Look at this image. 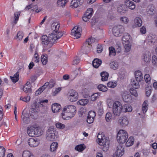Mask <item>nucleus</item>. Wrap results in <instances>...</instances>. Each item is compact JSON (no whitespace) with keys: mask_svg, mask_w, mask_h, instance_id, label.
Listing matches in <instances>:
<instances>
[{"mask_svg":"<svg viewBox=\"0 0 157 157\" xmlns=\"http://www.w3.org/2000/svg\"><path fill=\"white\" fill-rule=\"evenodd\" d=\"M109 55L110 56H113L116 55V52L115 48L113 47H109Z\"/></svg>","mask_w":157,"mask_h":157,"instance_id":"obj_52","label":"nucleus"},{"mask_svg":"<svg viewBox=\"0 0 157 157\" xmlns=\"http://www.w3.org/2000/svg\"><path fill=\"white\" fill-rule=\"evenodd\" d=\"M121 22L124 24H127L129 21V19L126 16H123L121 17L120 18Z\"/></svg>","mask_w":157,"mask_h":157,"instance_id":"obj_43","label":"nucleus"},{"mask_svg":"<svg viewBox=\"0 0 157 157\" xmlns=\"http://www.w3.org/2000/svg\"><path fill=\"white\" fill-rule=\"evenodd\" d=\"M142 24V21L141 19L139 17H136L133 21L132 25L133 28H135L141 26Z\"/></svg>","mask_w":157,"mask_h":157,"instance_id":"obj_16","label":"nucleus"},{"mask_svg":"<svg viewBox=\"0 0 157 157\" xmlns=\"http://www.w3.org/2000/svg\"><path fill=\"white\" fill-rule=\"evenodd\" d=\"M56 127L58 129L64 130L65 131L68 130L66 127V125L61 122H57L55 124Z\"/></svg>","mask_w":157,"mask_h":157,"instance_id":"obj_29","label":"nucleus"},{"mask_svg":"<svg viewBox=\"0 0 157 157\" xmlns=\"http://www.w3.org/2000/svg\"><path fill=\"white\" fill-rule=\"evenodd\" d=\"M134 138L132 136H131L126 141V146L130 147L132 145L134 142Z\"/></svg>","mask_w":157,"mask_h":157,"instance_id":"obj_35","label":"nucleus"},{"mask_svg":"<svg viewBox=\"0 0 157 157\" xmlns=\"http://www.w3.org/2000/svg\"><path fill=\"white\" fill-rule=\"evenodd\" d=\"M63 35L62 32L56 33L52 31V33L49 35V37L52 43H54L58 39L60 38Z\"/></svg>","mask_w":157,"mask_h":157,"instance_id":"obj_8","label":"nucleus"},{"mask_svg":"<svg viewBox=\"0 0 157 157\" xmlns=\"http://www.w3.org/2000/svg\"><path fill=\"white\" fill-rule=\"evenodd\" d=\"M71 35L74 39H78L81 36V29L77 26H75L71 30Z\"/></svg>","mask_w":157,"mask_h":157,"instance_id":"obj_11","label":"nucleus"},{"mask_svg":"<svg viewBox=\"0 0 157 157\" xmlns=\"http://www.w3.org/2000/svg\"><path fill=\"white\" fill-rule=\"evenodd\" d=\"M20 100L23 101L27 102L30 101V97L29 96H27L26 97L21 96L20 97Z\"/></svg>","mask_w":157,"mask_h":157,"instance_id":"obj_61","label":"nucleus"},{"mask_svg":"<svg viewBox=\"0 0 157 157\" xmlns=\"http://www.w3.org/2000/svg\"><path fill=\"white\" fill-rule=\"evenodd\" d=\"M124 28L121 25H117L114 26L113 28L112 32L114 36H118L124 31Z\"/></svg>","mask_w":157,"mask_h":157,"instance_id":"obj_10","label":"nucleus"},{"mask_svg":"<svg viewBox=\"0 0 157 157\" xmlns=\"http://www.w3.org/2000/svg\"><path fill=\"white\" fill-rule=\"evenodd\" d=\"M51 108L53 113H57L59 112L61 110V106L59 104L55 103L52 105Z\"/></svg>","mask_w":157,"mask_h":157,"instance_id":"obj_19","label":"nucleus"},{"mask_svg":"<svg viewBox=\"0 0 157 157\" xmlns=\"http://www.w3.org/2000/svg\"><path fill=\"white\" fill-rule=\"evenodd\" d=\"M125 150L123 146L119 144L114 149V152L113 154V157H121L124 154Z\"/></svg>","mask_w":157,"mask_h":157,"instance_id":"obj_7","label":"nucleus"},{"mask_svg":"<svg viewBox=\"0 0 157 157\" xmlns=\"http://www.w3.org/2000/svg\"><path fill=\"white\" fill-rule=\"evenodd\" d=\"M113 100L110 98H107L106 100V103L108 106L109 107H111L112 106H113Z\"/></svg>","mask_w":157,"mask_h":157,"instance_id":"obj_64","label":"nucleus"},{"mask_svg":"<svg viewBox=\"0 0 157 157\" xmlns=\"http://www.w3.org/2000/svg\"><path fill=\"white\" fill-rule=\"evenodd\" d=\"M76 107L74 105H67L63 108L61 113L62 118L64 120H68L74 117L76 112Z\"/></svg>","mask_w":157,"mask_h":157,"instance_id":"obj_1","label":"nucleus"},{"mask_svg":"<svg viewBox=\"0 0 157 157\" xmlns=\"http://www.w3.org/2000/svg\"><path fill=\"white\" fill-rule=\"evenodd\" d=\"M33 60L36 63L40 61V58L37 52L36 51L35 53L33 58Z\"/></svg>","mask_w":157,"mask_h":157,"instance_id":"obj_58","label":"nucleus"},{"mask_svg":"<svg viewBox=\"0 0 157 157\" xmlns=\"http://www.w3.org/2000/svg\"><path fill=\"white\" fill-rule=\"evenodd\" d=\"M94 38L91 37L88 38L84 44L85 45H87L89 46V45L91 44L93 42H94Z\"/></svg>","mask_w":157,"mask_h":157,"instance_id":"obj_57","label":"nucleus"},{"mask_svg":"<svg viewBox=\"0 0 157 157\" xmlns=\"http://www.w3.org/2000/svg\"><path fill=\"white\" fill-rule=\"evenodd\" d=\"M80 0H72L71 2L70 7L72 8H77L81 4Z\"/></svg>","mask_w":157,"mask_h":157,"instance_id":"obj_32","label":"nucleus"},{"mask_svg":"<svg viewBox=\"0 0 157 157\" xmlns=\"http://www.w3.org/2000/svg\"><path fill=\"white\" fill-rule=\"evenodd\" d=\"M46 83L47 84L45 86V88L47 87H48V88H51L54 86L55 82L53 80H51L49 82H46L44 84V85H45Z\"/></svg>","mask_w":157,"mask_h":157,"instance_id":"obj_55","label":"nucleus"},{"mask_svg":"<svg viewBox=\"0 0 157 157\" xmlns=\"http://www.w3.org/2000/svg\"><path fill=\"white\" fill-rule=\"evenodd\" d=\"M123 44L124 52L126 53L130 52L131 48V43Z\"/></svg>","mask_w":157,"mask_h":157,"instance_id":"obj_37","label":"nucleus"},{"mask_svg":"<svg viewBox=\"0 0 157 157\" xmlns=\"http://www.w3.org/2000/svg\"><path fill=\"white\" fill-rule=\"evenodd\" d=\"M31 87L30 82H28L23 87L22 90L25 93L30 92L31 91Z\"/></svg>","mask_w":157,"mask_h":157,"instance_id":"obj_28","label":"nucleus"},{"mask_svg":"<svg viewBox=\"0 0 157 157\" xmlns=\"http://www.w3.org/2000/svg\"><path fill=\"white\" fill-rule=\"evenodd\" d=\"M46 83L45 85H44L42 86L39 88L35 92V94L36 95H38L41 94V93L43 91V90L45 89V87L46 85L47 84Z\"/></svg>","mask_w":157,"mask_h":157,"instance_id":"obj_54","label":"nucleus"},{"mask_svg":"<svg viewBox=\"0 0 157 157\" xmlns=\"http://www.w3.org/2000/svg\"><path fill=\"white\" fill-rule=\"evenodd\" d=\"M22 121L23 123H28L30 121L29 114L25 111L23 112L21 116Z\"/></svg>","mask_w":157,"mask_h":157,"instance_id":"obj_21","label":"nucleus"},{"mask_svg":"<svg viewBox=\"0 0 157 157\" xmlns=\"http://www.w3.org/2000/svg\"><path fill=\"white\" fill-rule=\"evenodd\" d=\"M41 41L43 44L45 45L48 44L51 41L49 37H48L46 35H43L41 37Z\"/></svg>","mask_w":157,"mask_h":157,"instance_id":"obj_34","label":"nucleus"},{"mask_svg":"<svg viewBox=\"0 0 157 157\" xmlns=\"http://www.w3.org/2000/svg\"><path fill=\"white\" fill-rule=\"evenodd\" d=\"M151 58V54L148 52H145L142 56V60L146 63L150 62Z\"/></svg>","mask_w":157,"mask_h":157,"instance_id":"obj_25","label":"nucleus"},{"mask_svg":"<svg viewBox=\"0 0 157 157\" xmlns=\"http://www.w3.org/2000/svg\"><path fill=\"white\" fill-rule=\"evenodd\" d=\"M123 112L126 113L131 112L132 110V106L129 104H125L123 105Z\"/></svg>","mask_w":157,"mask_h":157,"instance_id":"obj_26","label":"nucleus"},{"mask_svg":"<svg viewBox=\"0 0 157 157\" xmlns=\"http://www.w3.org/2000/svg\"><path fill=\"white\" fill-rule=\"evenodd\" d=\"M122 100L125 102L131 103L132 102V96L127 92L123 93L122 94Z\"/></svg>","mask_w":157,"mask_h":157,"instance_id":"obj_14","label":"nucleus"},{"mask_svg":"<svg viewBox=\"0 0 157 157\" xmlns=\"http://www.w3.org/2000/svg\"><path fill=\"white\" fill-rule=\"evenodd\" d=\"M96 116L95 112L90 111L88 113L87 119V122L89 124L92 123L94 121Z\"/></svg>","mask_w":157,"mask_h":157,"instance_id":"obj_15","label":"nucleus"},{"mask_svg":"<svg viewBox=\"0 0 157 157\" xmlns=\"http://www.w3.org/2000/svg\"><path fill=\"white\" fill-rule=\"evenodd\" d=\"M117 83L115 81H110L107 83V86L110 88H114L117 85Z\"/></svg>","mask_w":157,"mask_h":157,"instance_id":"obj_50","label":"nucleus"},{"mask_svg":"<svg viewBox=\"0 0 157 157\" xmlns=\"http://www.w3.org/2000/svg\"><path fill=\"white\" fill-rule=\"evenodd\" d=\"M131 36L129 34L125 33L124 34L122 37L123 44L131 43Z\"/></svg>","mask_w":157,"mask_h":157,"instance_id":"obj_22","label":"nucleus"},{"mask_svg":"<svg viewBox=\"0 0 157 157\" xmlns=\"http://www.w3.org/2000/svg\"><path fill=\"white\" fill-rule=\"evenodd\" d=\"M59 145L57 142H54L52 143L50 145V150L51 152H56L58 147Z\"/></svg>","mask_w":157,"mask_h":157,"instance_id":"obj_31","label":"nucleus"},{"mask_svg":"<svg viewBox=\"0 0 157 157\" xmlns=\"http://www.w3.org/2000/svg\"><path fill=\"white\" fill-rule=\"evenodd\" d=\"M154 7L152 6H148L147 13L148 15H152L153 14Z\"/></svg>","mask_w":157,"mask_h":157,"instance_id":"obj_53","label":"nucleus"},{"mask_svg":"<svg viewBox=\"0 0 157 157\" xmlns=\"http://www.w3.org/2000/svg\"><path fill=\"white\" fill-rule=\"evenodd\" d=\"M67 3V0H58L57 4L59 6H64Z\"/></svg>","mask_w":157,"mask_h":157,"instance_id":"obj_60","label":"nucleus"},{"mask_svg":"<svg viewBox=\"0 0 157 157\" xmlns=\"http://www.w3.org/2000/svg\"><path fill=\"white\" fill-rule=\"evenodd\" d=\"M6 150L3 146H0V157H4Z\"/></svg>","mask_w":157,"mask_h":157,"instance_id":"obj_62","label":"nucleus"},{"mask_svg":"<svg viewBox=\"0 0 157 157\" xmlns=\"http://www.w3.org/2000/svg\"><path fill=\"white\" fill-rule=\"evenodd\" d=\"M20 13L19 12H16L14 13V17L12 22V24L13 25L16 24L19 18Z\"/></svg>","mask_w":157,"mask_h":157,"instance_id":"obj_38","label":"nucleus"},{"mask_svg":"<svg viewBox=\"0 0 157 157\" xmlns=\"http://www.w3.org/2000/svg\"><path fill=\"white\" fill-rule=\"evenodd\" d=\"M97 112L99 115H101L104 112V109L103 106V102L100 101L98 102L97 107Z\"/></svg>","mask_w":157,"mask_h":157,"instance_id":"obj_23","label":"nucleus"},{"mask_svg":"<svg viewBox=\"0 0 157 157\" xmlns=\"http://www.w3.org/2000/svg\"><path fill=\"white\" fill-rule=\"evenodd\" d=\"M97 141L99 145L102 146V149L104 151H106L109 149V140L102 133L100 132L98 134Z\"/></svg>","mask_w":157,"mask_h":157,"instance_id":"obj_2","label":"nucleus"},{"mask_svg":"<svg viewBox=\"0 0 157 157\" xmlns=\"http://www.w3.org/2000/svg\"><path fill=\"white\" fill-rule=\"evenodd\" d=\"M119 125L122 127H125L129 124V121L128 118L125 116L120 117L117 120Z\"/></svg>","mask_w":157,"mask_h":157,"instance_id":"obj_12","label":"nucleus"},{"mask_svg":"<svg viewBox=\"0 0 157 157\" xmlns=\"http://www.w3.org/2000/svg\"><path fill=\"white\" fill-rule=\"evenodd\" d=\"M100 96V94L99 92L93 93L90 96V100L92 101H94L98 98Z\"/></svg>","mask_w":157,"mask_h":157,"instance_id":"obj_48","label":"nucleus"},{"mask_svg":"<svg viewBox=\"0 0 157 157\" xmlns=\"http://www.w3.org/2000/svg\"><path fill=\"white\" fill-rule=\"evenodd\" d=\"M19 74L18 72H17L13 76H10V78L13 82L15 83L18 81L19 80Z\"/></svg>","mask_w":157,"mask_h":157,"instance_id":"obj_49","label":"nucleus"},{"mask_svg":"<svg viewBox=\"0 0 157 157\" xmlns=\"http://www.w3.org/2000/svg\"><path fill=\"white\" fill-rule=\"evenodd\" d=\"M46 136L47 140L55 141L59 137L58 132L53 126H50L46 131Z\"/></svg>","mask_w":157,"mask_h":157,"instance_id":"obj_4","label":"nucleus"},{"mask_svg":"<svg viewBox=\"0 0 157 157\" xmlns=\"http://www.w3.org/2000/svg\"><path fill=\"white\" fill-rule=\"evenodd\" d=\"M110 68L113 70H116L118 68L119 63L117 62H113L110 63Z\"/></svg>","mask_w":157,"mask_h":157,"instance_id":"obj_45","label":"nucleus"},{"mask_svg":"<svg viewBox=\"0 0 157 157\" xmlns=\"http://www.w3.org/2000/svg\"><path fill=\"white\" fill-rule=\"evenodd\" d=\"M89 102L88 99L83 98L79 100L77 102V104L81 106H85Z\"/></svg>","mask_w":157,"mask_h":157,"instance_id":"obj_33","label":"nucleus"},{"mask_svg":"<svg viewBox=\"0 0 157 157\" xmlns=\"http://www.w3.org/2000/svg\"><path fill=\"white\" fill-rule=\"evenodd\" d=\"M101 61L98 59H94L93 61L92 65L95 68H98L101 64Z\"/></svg>","mask_w":157,"mask_h":157,"instance_id":"obj_36","label":"nucleus"},{"mask_svg":"<svg viewBox=\"0 0 157 157\" xmlns=\"http://www.w3.org/2000/svg\"><path fill=\"white\" fill-rule=\"evenodd\" d=\"M24 36L23 33L22 31H19L14 39L17 41L22 40Z\"/></svg>","mask_w":157,"mask_h":157,"instance_id":"obj_47","label":"nucleus"},{"mask_svg":"<svg viewBox=\"0 0 157 157\" xmlns=\"http://www.w3.org/2000/svg\"><path fill=\"white\" fill-rule=\"evenodd\" d=\"M101 75L102 81H105L108 80L109 75L107 72L103 71L101 73Z\"/></svg>","mask_w":157,"mask_h":157,"instance_id":"obj_42","label":"nucleus"},{"mask_svg":"<svg viewBox=\"0 0 157 157\" xmlns=\"http://www.w3.org/2000/svg\"><path fill=\"white\" fill-rule=\"evenodd\" d=\"M22 157H34L33 154L28 150L24 151L22 154Z\"/></svg>","mask_w":157,"mask_h":157,"instance_id":"obj_40","label":"nucleus"},{"mask_svg":"<svg viewBox=\"0 0 157 157\" xmlns=\"http://www.w3.org/2000/svg\"><path fill=\"white\" fill-rule=\"evenodd\" d=\"M112 113L111 112H107L105 115V121L108 123H110L113 119Z\"/></svg>","mask_w":157,"mask_h":157,"instance_id":"obj_27","label":"nucleus"},{"mask_svg":"<svg viewBox=\"0 0 157 157\" xmlns=\"http://www.w3.org/2000/svg\"><path fill=\"white\" fill-rule=\"evenodd\" d=\"M44 131V128L36 125L29 127L27 128V133L31 136H40L43 133Z\"/></svg>","mask_w":157,"mask_h":157,"instance_id":"obj_3","label":"nucleus"},{"mask_svg":"<svg viewBox=\"0 0 157 157\" xmlns=\"http://www.w3.org/2000/svg\"><path fill=\"white\" fill-rule=\"evenodd\" d=\"M28 144L31 147H35L38 146L40 144L39 140L33 138H31L28 140Z\"/></svg>","mask_w":157,"mask_h":157,"instance_id":"obj_13","label":"nucleus"},{"mask_svg":"<svg viewBox=\"0 0 157 157\" xmlns=\"http://www.w3.org/2000/svg\"><path fill=\"white\" fill-rule=\"evenodd\" d=\"M97 88L99 91L103 92H106L108 89L107 87L105 85L102 84H99L98 85Z\"/></svg>","mask_w":157,"mask_h":157,"instance_id":"obj_39","label":"nucleus"},{"mask_svg":"<svg viewBox=\"0 0 157 157\" xmlns=\"http://www.w3.org/2000/svg\"><path fill=\"white\" fill-rule=\"evenodd\" d=\"M40 60L43 65H46L48 62V58L47 55L46 54H43L40 57Z\"/></svg>","mask_w":157,"mask_h":157,"instance_id":"obj_41","label":"nucleus"},{"mask_svg":"<svg viewBox=\"0 0 157 157\" xmlns=\"http://www.w3.org/2000/svg\"><path fill=\"white\" fill-rule=\"evenodd\" d=\"M60 26L59 23L58 22H56L53 23L51 25V28L53 31L56 32V33L62 32L59 31V29Z\"/></svg>","mask_w":157,"mask_h":157,"instance_id":"obj_24","label":"nucleus"},{"mask_svg":"<svg viewBox=\"0 0 157 157\" xmlns=\"http://www.w3.org/2000/svg\"><path fill=\"white\" fill-rule=\"evenodd\" d=\"M139 82H138L136 79H133L131 81V84L133 88L135 89H138L140 87Z\"/></svg>","mask_w":157,"mask_h":157,"instance_id":"obj_51","label":"nucleus"},{"mask_svg":"<svg viewBox=\"0 0 157 157\" xmlns=\"http://www.w3.org/2000/svg\"><path fill=\"white\" fill-rule=\"evenodd\" d=\"M148 101L147 100L145 101L142 105V111L143 113H145L148 110Z\"/></svg>","mask_w":157,"mask_h":157,"instance_id":"obj_44","label":"nucleus"},{"mask_svg":"<svg viewBox=\"0 0 157 157\" xmlns=\"http://www.w3.org/2000/svg\"><path fill=\"white\" fill-rule=\"evenodd\" d=\"M62 89V87H59L56 88L55 90L53 92L52 95L54 96L56 95L59 93Z\"/></svg>","mask_w":157,"mask_h":157,"instance_id":"obj_63","label":"nucleus"},{"mask_svg":"<svg viewBox=\"0 0 157 157\" xmlns=\"http://www.w3.org/2000/svg\"><path fill=\"white\" fill-rule=\"evenodd\" d=\"M123 107L121 103L119 101H116L113 103L112 107V112L114 115L119 116L123 112Z\"/></svg>","mask_w":157,"mask_h":157,"instance_id":"obj_6","label":"nucleus"},{"mask_svg":"<svg viewBox=\"0 0 157 157\" xmlns=\"http://www.w3.org/2000/svg\"><path fill=\"white\" fill-rule=\"evenodd\" d=\"M86 147L85 145L82 144L77 145L75 147V149L79 152H81L84 150Z\"/></svg>","mask_w":157,"mask_h":157,"instance_id":"obj_46","label":"nucleus"},{"mask_svg":"<svg viewBox=\"0 0 157 157\" xmlns=\"http://www.w3.org/2000/svg\"><path fill=\"white\" fill-rule=\"evenodd\" d=\"M94 12L93 9L92 8H90L86 10L85 14L91 17L93 14Z\"/></svg>","mask_w":157,"mask_h":157,"instance_id":"obj_56","label":"nucleus"},{"mask_svg":"<svg viewBox=\"0 0 157 157\" xmlns=\"http://www.w3.org/2000/svg\"><path fill=\"white\" fill-rule=\"evenodd\" d=\"M144 79L145 82L148 84H149L151 82V78L150 75L148 74H145L144 75Z\"/></svg>","mask_w":157,"mask_h":157,"instance_id":"obj_59","label":"nucleus"},{"mask_svg":"<svg viewBox=\"0 0 157 157\" xmlns=\"http://www.w3.org/2000/svg\"><path fill=\"white\" fill-rule=\"evenodd\" d=\"M91 47L83 44L82 49V52L84 54H87L89 53L91 51Z\"/></svg>","mask_w":157,"mask_h":157,"instance_id":"obj_30","label":"nucleus"},{"mask_svg":"<svg viewBox=\"0 0 157 157\" xmlns=\"http://www.w3.org/2000/svg\"><path fill=\"white\" fill-rule=\"evenodd\" d=\"M134 76L138 82H141L143 79V75L140 70H136L134 72Z\"/></svg>","mask_w":157,"mask_h":157,"instance_id":"obj_17","label":"nucleus"},{"mask_svg":"<svg viewBox=\"0 0 157 157\" xmlns=\"http://www.w3.org/2000/svg\"><path fill=\"white\" fill-rule=\"evenodd\" d=\"M78 94L75 90H71L68 92V100L71 102H75L78 98Z\"/></svg>","mask_w":157,"mask_h":157,"instance_id":"obj_9","label":"nucleus"},{"mask_svg":"<svg viewBox=\"0 0 157 157\" xmlns=\"http://www.w3.org/2000/svg\"><path fill=\"white\" fill-rule=\"evenodd\" d=\"M128 136V133L126 130L122 129H120L117 133V141L120 144H123L126 142Z\"/></svg>","mask_w":157,"mask_h":157,"instance_id":"obj_5","label":"nucleus"},{"mask_svg":"<svg viewBox=\"0 0 157 157\" xmlns=\"http://www.w3.org/2000/svg\"><path fill=\"white\" fill-rule=\"evenodd\" d=\"M127 9L128 8L129 9L133 10H134L136 7L135 4L132 1L128 0H126L124 1Z\"/></svg>","mask_w":157,"mask_h":157,"instance_id":"obj_18","label":"nucleus"},{"mask_svg":"<svg viewBox=\"0 0 157 157\" xmlns=\"http://www.w3.org/2000/svg\"><path fill=\"white\" fill-rule=\"evenodd\" d=\"M118 12L121 14H124L128 11L125 4H121L119 5L117 9Z\"/></svg>","mask_w":157,"mask_h":157,"instance_id":"obj_20","label":"nucleus"}]
</instances>
